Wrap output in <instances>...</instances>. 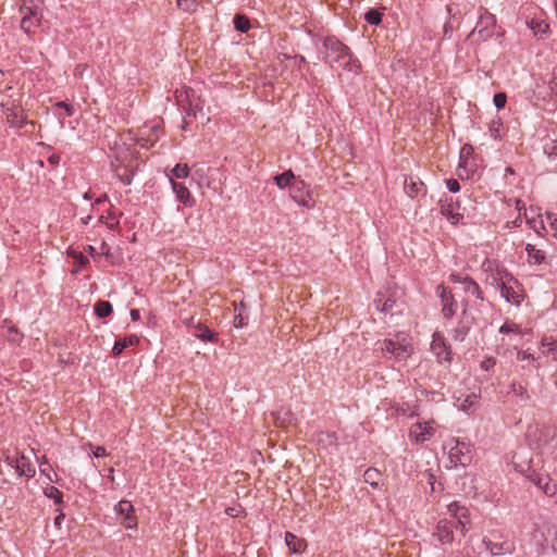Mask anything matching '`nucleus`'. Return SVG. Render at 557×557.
<instances>
[{
  "label": "nucleus",
  "instance_id": "nucleus-41",
  "mask_svg": "<svg viewBox=\"0 0 557 557\" xmlns=\"http://www.w3.org/2000/svg\"><path fill=\"white\" fill-rule=\"evenodd\" d=\"M544 152L548 157L557 158V140H552L544 146Z\"/></svg>",
  "mask_w": 557,
  "mask_h": 557
},
{
  "label": "nucleus",
  "instance_id": "nucleus-54",
  "mask_svg": "<svg viewBox=\"0 0 557 557\" xmlns=\"http://www.w3.org/2000/svg\"><path fill=\"white\" fill-rule=\"evenodd\" d=\"M541 434L544 436H552V438H554L556 435V431L552 428H545L541 431Z\"/></svg>",
  "mask_w": 557,
  "mask_h": 557
},
{
  "label": "nucleus",
  "instance_id": "nucleus-8",
  "mask_svg": "<svg viewBox=\"0 0 557 557\" xmlns=\"http://www.w3.org/2000/svg\"><path fill=\"white\" fill-rule=\"evenodd\" d=\"M511 281L517 283V281L513 280V277L508 273L500 277V283L498 284L500 295L506 299V301L519 305L521 301V296L511 286L508 285Z\"/></svg>",
  "mask_w": 557,
  "mask_h": 557
},
{
  "label": "nucleus",
  "instance_id": "nucleus-47",
  "mask_svg": "<svg viewBox=\"0 0 557 557\" xmlns=\"http://www.w3.org/2000/svg\"><path fill=\"white\" fill-rule=\"evenodd\" d=\"M55 107L63 108L65 110L67 116H72L74 114V107L72 104H69L64 101H59L55 103Z\"/></svg>",
  "mask_w": 557,
  "mask_h": 557
},
{
  "label": "nucleus",
  "instance_id": "nucleus-48",
  "mask_svg": "<svg viewBox=\"0 0 557 557\" xmlns=\"http://www.w3.org/2000/svg\"><path fill=\"white\" fill-rule=\"evenodd\" d=\"M89 446L91 448L92 455L96 458L103 457L107 455L106 448L103 446H92L91 444H89Z\"/></svg>",
  "mask_w": 557,
  "mask_h": 557
},
{
  "label": "nucleus",
  "instance_id": "nucleus-59",
  "mask_svg": "<svg viewBox=\"0 0 557 557\" xmlns=\"http://www.w3.org/2000/svg\"><path fill=\"white\" fill-rule=\"evenodd\" d=\"M426 478H428V483H429L430 485H434V484H436V480H435L434 474H432V473L428 472V473H426Z\"/></svg>",
  "mask_w": 557,
  "mask_h": 557
},
{
  "label": "nucleus",
  "instance_id": "nucleus-34",
  "mask_svg": "<svg viewBox=\"0 0 557 557\" xmlns=\"http://www.w3.org/2000/svg\"><path fill=\"white\" fill-rule=\"evenodd\" d=\"M172 174L175 178H186L189 174V168L187 164L177 163L173 168Z\"/></svg>",
  "mask_w": 557,
  "mask_h": 557
},
{
  "label": "nucleus",
  "instance_id": "nucleus-1",
  "mask_svg": "<svg viewBox=\"0 0 557 557\" xmlns=\"http://www.w3.org/2000/svg\"><path fill=\"white\" fill-rule=\"evenodd\" d=\"M324 60L331 66H334L335 63H341L343 61V67L348 71H356L355 67H358L352 62V53L350 49L344 45L342 41L334 37H326L322 44Z\"/></svg>",
  "mask_w": 557,
  "mask_h": 557
},
{
  "label": "nucleus",
  "instance_id": "nucleus-11",
  "mask_svg": "<svg viewBox=\"0 0 557 557\" xmlns=\"http://www.w3.org/2000/svg\"><path fill=\"white\" fill-rule=\"evenodd\" d=\"M454 528L455 525L453 521H448L446 519L440 520L434 535L437 536V540L442 544H450L454 541Z\"/></svg>",
  "mask_w": 557,
  "mask_h": 557
},
{
  "label": "nucleus",
  "instance_id": "nucleus-18",
  "mask_svg": "<svg viewBox=\"0 0 557 557\" xmlns=\"http://www.w3.org/2000/svg\"><path fill=\"white\" fill-rule=\"evenodd\" d=\"M432 348L437 355V358L443 359L445 361L451 360L450 348L446 345L443 338H434L432 343Z\"/></svg>",
  "mask_w": 557,
  "mask_h": 557
},
{
  "label": "nucleus",
  "instance_id": "nucleus-25",
  "mask_svg": "<svg viewBox=\"0 0 557 557\" xmlns=\"http://www.w3.org/2000/svg\"><path fill=\"white\" fill-rule=\"evenodd\" d=\"M295 175L292 170L284 171L281 174H276L274 176V182L277 185L278 188L283 189L285 187H288L293 181H295Z\"/></svg>",
  "mask_w": 557,
  "mask_h": 557
},
{
  "label": "nucleus",
  "instance_id": "nucleus-28",
  "mask_svg": "<svg viewBox=\"0 0 557 557\" xmlns=\"http://www.w3.org/2000/svg\"><path fill=\"white\" fill-rule=\"evenodd\" d=\"M234 27L237 32L247 33L250 27V20L245 14H236L233 20Z\"/></svg>",
  "mask_w": 557,
  "mask_h": 557
},
{
  "label": "nucleus",
  "instance_id": "nucleus-36",
  "mask_svg": "<svg viewBox=\"0 0 557 557\" xmlns=\"http://www.w3.org/2000/svg\"><path fill=\"white\" fill-rule=\"evenodd\" d=\"M485 22H486L485 26L482 27V28H479V26L483 25V23H484V20H481L479 22V24L476 25L475 29H474V32L476 30L479 36L484 38V39L490 36V33L487 30V25H488V23H492V24L494 23V17L493 16H488V17L485 18Z\"/></svg>",
  "mask_w": 557,
  "mask_h": 557
},
{
  "label": "nucleus",
  "instance_id": "nucleus-31",
  "mask_svg": "<svg viewBox=\"0 0 557 557\" xmlns=\"http://www.w3.org/2000/svg\"><path fill=\"white\" fill-rule=\"evenodd\" d=\"M5 114H7V120L12 127H22L23 126L24 119L20 113H17L13 109L9 108V109H7Z\"/></svg>",
  "mask_w": 557,
  "mask_h": 557
},
{
  "label": "nucleus",
  "instance_id": "nucleus-57",
  "mask_svg": "<svg viewBox=\"0 0 557 557\" xmlns=\"http://www.w3.org/2000/svg\"><path fill=\"white\" fill-rule=\"evenodd\" d=\"M65 518L64 513L63 512H60L55 518H54V524L60 528L61 527V523L63 521V519Z\"/></svg>",
  "mask_w": 557,
  "mask_h": 557
},
{
  "label": "nucleus",
  "instance_id": "nucleus-33",
  "mask_svg": "<svg viewBox=\"0 0 557 557\" xmlns=\"http://www.w3.org/2000/svg\"><path fill=\"white\" fill-rule=\"evenodd\" d=\"M200 0H177V7L185 12H195Z\"/></svg>",
  "mask_w": 557,
  "mask_h": 557
},
{
  "label": "nucleus",
  "instance_id": "nucleus-16",
  "mask_svg": "<svg viewBox=\"0 0 557 557\" xmlns=\"http://www.w3.org/2000/svg\"><path fill=\"white\" fill-rule=\"evenodd\" d=\"M170 182L172 185V189L176 195L177 200L185 206H188V205L190 206L191 197H190V193H189L188 188L184 184L175 182L173 178H170Z\"/></svg>",
  "mask_w": 557,
  "mask_h": 557
},
{
  "label": "nucleus",
  "instance_id": "nucleus-14",
  "mask_svg": "<svg viewBox=\"0 0 557 557\" xmlns=\"http://www.w3.org/2000/svg\"><path fill=\"white\" fill-rule=\"evenodd\" d=\"M191 335L205 343H214L218 339V334L200 321H197Z\"/></svg>",
  "mask_w": 557,
  "mask_h": 557
},
{
  "label": "nucleus",
  "instance_id": "nucleus-30",
  "mask_svg": "<svg viewBox=\"0 0 557 557\" xmlns=\"http://www.w3.org/2000/svg\"><path fill=\"white\" fill-rule=\"evenodd\" d=\"M363 17L367 23L376 26L382 23L383 13L377 9H370L364 13Z\"/></svg>",
  "mask_w": 557,
  "mask_h": 557
},
{
  "label": "nucleus",
  "instance_id": "nucleus-62",
  "mask_svg": "<svg viewBox=\"0 0 557 557\" xmlns=\"http://www.w3.org/2000/svg\"><path fill=\"white\" fill-rule=\"evenodd\" d=\"M454 522V525L455 528H459L461 529L462 531L465 530V524L462 523V521L460 520V518L458 519V521H453Z\"/></svg>",
  "mask_w": 557,
  "mask_h": 557
},
{
  "label": "nucleus",
  "instance_id": "nucleus-52",
  "mask_svg": "<svg viewBox=\"0 0 557 557\" xmlns=\"http://www.w3.org/2000/svg\"><path fill=\"white\" fill-rule=\"evenodd\" d=\"M384 301V293L383 292H379L376 294V297L374 299V305L376 307L377 310H380L382 312V304Z\"/></svg>",
  "mask_w": 557,
  "mask_h": 557
},
{
  "label": "nucleus",
  "instance_id": "nucleus-4",
  "mask_svg": "<svg viewBox=\"0 0 557 557\" xmlns=\"http://www.w3.org/2000/svg\"><path fill=\"white\" fill-rule=\"evenodd\" d=\"M116 515L121 518V523L126 529H132L136 525V518L134 516V506L129 500L122 499L115 505Z\"/></svg>",
  "mask_w": 557,
  "mask_h": 557
},
{
  "label": "nucleus",
  "instance_id": "nucleus-44",
  "mask_svg": "<svg viewBox=\"0 0 557 557\" xmlns=\"http://www.w3.org/2000/svg\"><path fill=\"white\" fill-rule=\"evenodd\" d=\"M71 256L73 257V259H75L79 267H85L88 263V258L84 256L82 252L73 251Z\"/></svg>",
  "mask_w": 557,
  "mask_h": 557
},
{
  "label": "nucleus",
  "instance_id": "nucleus-49",
  "mask_svg": "<svg viewBox=\"0 0 557 557\" xmlns=\"http://www.w3.org/2000/svg\"><path fill=\"white\" fill-rule=\"evenodd\" d=\"M499 332H500V333L519 332V326H518V325H516V324H508V323H504V324L500 326Z\"/></svg>",
  "mask_w": 557,
  "mask_h": 557
},
{
  "label": "nucleus",
  "instance_id": "nucleus-7",
  "mask_svg": "<svg viewBox=\"0 0 557 557\" xmlns=\"http://www.w3.org/2000/svg\"><path fill=\"white\" fill-rule=\"evenodd\" d=\"M185 98L188 102V111L187 116H194L196 119H206V114L203 112V104L199 97L196 96L195 90L193 88H187L185 90ZM210 119L207 117V121Z\"/></svg>",
  "mask_w": 557,
  "mask_h": 557
},
{
  "label": "nucleus",
  "instance_id": "nucleus-53",
  "mask_svg": "<svg viewBox=\"0 0 557 557\" xmlns=\"http://www.w3.org/2000/svg\"><path fill=\"white\" fill-rule=\"evenodd\" d=\"M547 219L550 220V226L554 231V236L557 237V216L548 215Z\"/></svg>",
  "mask_w": 557,
  "mask_h": 557
},
{
  "label": "nucleus",
  "instance_id": "nucleus-26",
  "mask_svg": "<svg viewBox=\"0 0 557 557\" xmlns=\"http://www.w3.org/2000/svg\"><path fill=\"white\" fill-rule=\"evenodd\" d=\"M535 36L543 37L548 33L549 26L545 21L532 18L527 23Z\"/></svg>",
  "mask_w": 557,
  "mask_h": 557
},
{
  "label": "nucleus",
  "instance_id": "nucleus-6",
  "mask_svg": "<svg viewBox=\"0 0 557 557\" xmlns=\"http://www.w3.org/2000/svg\"><path fill=\"white\" fill-rule=\"evenodd\" d=\"M437 294L442 301V313L444 318L451 319L457 309V302L455 301L451 292L443 285H440L437 286Z\"/></svg>",
  "mask_w": 557,
  "mask_h": 557
},
{
  "label": "nucleus",
  "instance_id": "nucleus-23",
  "mask_svg": "<svg viewBox=\"0 0 557 557\" xmlns=\"http://www.w3.org/2000/svg\"><path fill=\"white\" fill-rule=\"evenodd\" d=\"M94 310L98 318L103 319L113 312V306L108 300H98L94 305Z\"/></svg>",
  "mask_w": 557,
  "mask_h": 557
},
{
  "label": "nucleus",
  "instance_id": "nucleus-32",
  "mask_svg": "<svg viewBox=\"0 0 557 557\" xmlns=\"http://www.w3.org/2000/svg\"><path fill=\"white\" fill-rule=\"evenodd\" d=\"M509 393H512L516 396L520 397V399L523 401H527L530 399V395H529L527 388L523 387L521 384L511 383Z\"/></svg>",
  "mask_w": 557,
  "mask_h": 557
},
{
  "label": "nucleus",
  "instance_id": "nucleus-12",
  "mask_svg": "<svg viewBox=\"0 0 557 557\" xmlns=\"http://www.w3.org/2000/svg\"><path fill=\"white\" fill-rule=\"evenodd\" d=\"M0 332L8 338L10 343L13 344H20L24 337L23 333L17 329V326L8 319L2 322Z\"/></svg>",
  "mask_w": 557,
  "mask_h": 557
},
{
  "label": "nucleus",
  "instance_id": "nucleus-15",
  "mask_svg": "<svg viewBox=\"0 0 557 557\" xmlns=\"http://www.w3.org/2000/svg\"><path fill=\"white\" fill-rule=\"evenodd\" d=\"M285 543L293 554H301L305 552L307 547L306 541L304 539L296 536L292 532L285 533Z\"/></svg>",
  "mask_w": 557,
  "mask_h": 557
},
{
  "label": "nucleus",
  "instance_id": "nucleus-45",
  "mask_svg": "<svg viewBox=\"0 0 557 557\" xmlns=\"http://www.w3.org/2000/svg\"><path fill=\"white\" fill-rule=\"evenodd\" d=\"M396 346H397L396 342H394L392 339H386L384 342V347L382 349H383V351H385L387 354L395 355Z\"/></svg>",
  "mask_w": 557,
  "mask_h": 557
},
{
  "label": "nucleus",
  "instance_id": "nucleus-29",
  "mask_svg": "<svg viewBox=\"0 0 557 557\" xmlns=\"http://www.w3.org/2000/svg\"><path fill=\"white\" fill-rule=\"evenodd\" d=\"M245 305L242 302L239 308H235L236 314L234 318V326L237 329H242L247 325L248 317L245 315Z\"/></svg>",
  "mask_w": 557,
  "mask_h": 557
},
{
  "label": "nucleus",
  "instance_id": "nucleus-3",
  "mask_svg": "<svg viewBox=\"0 0 557 557\" xmlns=\"http://www.w3.org/2000/svg\"><path fill=\"white\" fill-rule=\"evenodd\" d=\"M288 187L293 200L304 207H310L311 196L309 185H307L302 180L295 178Z\"/></svg>",
  "mask_w": 557,
  "mask_h": 557
},
{
  "label": "nucleus",
  "instance_id": "nucleus-64",
  "mask_svg": "<svg viewBox=\"0 0 557 557\" xmlns=\"http://www.w3.org/2000/svg\"><path fill=\"white\" fill-rule=\"evenodd\" d=\"M108 200V196L106 194H103L102 196H100L97 200H96V203H101L102 201H107Z\"/></svg>",
  "mask_w": 557,
  "mask_h": 557
},
{
  "label": "nucleus",
  "instance_id": "nucleus-43",
  "mask_svg": "<svg viewBox=\"0 0 557 557\" xmlns=\"http://www.w3.org/2000/svg\"><path fill=\"white\" fill-rule=\"evenodd\" d=\"M446 186H447V189L454 194H456L460 190V184L456 178L446 180Z\"/></svg>",
  "mask_w": 557,
  "mask_h": 557
},
{
  "label": "nucleus",
  "instance_id": "nucleus-56",
  "mask_svg": "<svg viewBox=\"0 0 557 557\" xmlns=\"http://www.w3.org/2000/svg\"><path fill=\"white\" fill-rule=\"evenodd\" d=\"M129 314L133 321H138L140 319V312L138 309H132Z\"/></svg>",
  "mask_w": 557,
  "mask_h": 557
},
{
  "label": "nucleus",
  "instance_id": "nucleus-10",
  "mask_svg": "<svg viewBox=\"0 0 557 557\" xmlns=\"http://www.w3.org/2000/svg\"><path fill=\"white\" fill-rule=\"evenodd\" d=\"M527 479L530 482H532L545 495L554 494V487L549 483L548 475H543L541 473H537L535 470H531L530 468H528Z\"/></svg>",
  "mask_w": 557,
  "mask_h": 557
},
{
  "label": "nucleus",
  "instance_id": "nucleus-5",
  "mask_svg": "<svg viewBox=\"0 0 557 557\" xmlns=\"http://www.w3.org/2000/svg\"><path fill=\"white\" fill-rule=\"evenodd\" d=\"M440 202L442 214L445 215L453 224H457L463 219V214L459 212L460 202L457 199L455 200L453 197H446Z\"/></svg>",
  "mask_w": 557,
  "mask_h": 557
},
{
  "label": "nucleus",
  "instance_id": "nucleus-63",
  "mask_svg": "<svg viewBox=\"0 0 557 557\" xmlns=\"http://www.w3.org/2000/svg\"><path fill=\"white\" fill-rule=\"evenodd\" d=\"M490 131L492 132V135H493L495 138H498V137H499L498 128H496V127H494V126H491Z\"/></svg>",
  "mask_w": 557,
  "mask_h": 557
},
{
  "label": "nucleus",
  "instance_id": "nucleus-38",
  "mask_svg": "<svg viewBox=\"0 0 557 557\" xmlns=\"http://www.w3.org/2000/svg\"><path fill=\"white\" fill-rule=\"evenodd\" d=\"M410 354H411V347L406 346V345H400L397 343L395 355H394L397 359H400V360L406 359L407 357H409Z\"/></svg>",
  "mask_w": 557,
  "mask_h": 557
},
{
  "label": "nucleus",
  "instance_id": "nucleus-61",
  "mask_svg": "<svg viewBox=\"0 0 557 557\" xmlns=\"http://www.w3.org/2000/svg\"><path fill=\"white\" fill-rule=\"evenodd\" d=\"M197 321H195L194 318H190V319H187L186 320V324L193 330L195 331V325H196Z\"/></svg>",
  "mask_w": 557,
  "mask_h": 557
},
{
  "label": "nucleus",
  "instance_id": "nucleus-19",
  "mask_svg": "<svg viewBox=\"0 0 557 557\" xmlns=\"http://www.w3.org/2000/svg\"><path fill=\"white\" fill-rule=\"evenodd\" d=\"M138 342H139V339L136 335H129L124 338L117 339V341H115V343L113 345L112 354L114 356H119L123 352L124 349L136 345Z\"/></svg>",
  "mask_w": 557,
  "mask_h": 557
},
{
  "label": "nucleus",
  "instance_id": "nucleus-2",
  "mask_svg": "<svg viewBox=\"0 0 557 557\" xmlns=\"http://www.w3.org/2000/svg\"><path fill=\"white\" fill-rule=\"evenodd\" d=\"M451 443H455V445L450 447L448 453L450 463H453L455 468L458 466L461 468L470 466L473 459L472 446L455 438L451 440Z\"/></svg>",
  "mask_w": 557,
  "mask_h": 557
},
{
  "label": "nucleus",
  "instance_id": "nucleus-42",
  "mask_svg": "<svg viewBox=\"0 0 557 557\" xmlns=\"http://www.w3.org/2000/svg\"><path fill=\"white\" fill-rule=\"evenodd\" d=\"M469 329H470V327H469L468 325H466V324H465V325H461V326H459V327H457V329L455 330L454 338H455V339H459V341H463V339H465V337H466V335H467V334H468V332H469Z\"/></svg>",
  "mask_w": 557,
  "mask_h": 557
},
{
  "label": "nucleus",
  "instance_id": "nucleus-55",
  "mask_svg": "<svg viewBox=\"0 0 557 557\" xmlns=\"http://www.w3.org/2000/svg\"><path fill=\"white\" fill-rule=\"evenodd\" d=\"M449 277H450V281H451V282H454V283H461V284H462V278H463L465 276H461V275H460V274H458V273H453V274H450V276H449Z\"/></svg>",
  "mask_w": 557,
  "mask_h": 557
},
{
  "label": "nucleus",
  "instance_id": "nucleus-35",
  "mask_svg": "<svg viewBox=\"0 0 557 557\" xmlns=\"http://www.w3.org/2000/svg\"><path fill=\"white\" fill-rule=\"evenodd\" d=\"M380 476V472L375 469L366 470L363 478L364 481L374 487H377L379 483L375 481Z\"/></svg>",
  "mask_w": 557,
  "mask_h": 557
},
{
  "label": "nucleus",
  "instance_id": "nucleus-51",
  "mask_svg": "<svg viewBox=\"0 0 557 557\" xmlns=\"http://www.w3.org/2000/svg\"><path fill=\"white\" fill-rule=\"evenodd\" d=\"M517 359L521 361L529 360L530 362H534V357L531 354L521 350L517 352Z\"/></svg>",
  "mask_w": 557,
  "mask_h": 557
},
{
  "label": "nucleus",
  "instance_id": "nucleus-46",
  "mask_svg": "<svg viewBox=\"0 0 557 557\" xmlns=\"http://www.w3.org/2000/svg\"><path fill=\"white\" fill-rule=\"evenodd\" d=\"M496 364V359L494 357H486L482 362H481V368L485 371H488L490 369H492L494 366Z\"/></svg>",
  "mask_w": 557,
  "mask_h": 557
},
{
  "label": "nucleus",
  "instance_id": "nucleus-24",
  "mask_svg": "<svg viewBox=\"0 0 557 557\" xmlns=\"http://www.w3.org/2000/svg\"><path fill=\"white\" fill-rule=\"evenodd\" d=\"M462 285L463 289L467 293H470L471 295L475 296L478 299L483 300V294L475 281H473L470 276H465L462 278Z\"/></svg>",
  "mask_w": 557,
  "mask_h": 557
},
{
  "label": "nucleus",
  "instance_id": "nucleus-20",
  "mask_svg": "<svg viewBox=\"0 0 557 557\" xmlns=\"http://www.w3.org/2000/svg\"><path fill=\"white\" fill-rule=\"evenodd\" d=\"M456 490L465 494H471L475 492V486L473 485V476L469 473H465V475L460 476L459 480L456 481Z\"/></svg>",
  "mask_w": 557,
  "mask_h": 557
},
{
  "label": "nucleus",
  "instance_id": "nucleus-21",
  "mask_svg": "<svg viewBox=\"0 0 557 557\" xmlns=\"http://www.w3.org/2000/svg\"><path fill=\"white\" fill-rule=\"evenodd\" d=\"M21 12L25 13V15L23 16V18L21 21V28L24 29L26 33H29L30 26L33 25L32 16L36 17L38 14L37 8L23 5V7H21Z\"/></svg>",
  "mask_w": 557,
  "mask_h": 557
},
{
  "label": "nucleus",
  "instance_id": "nucleus-17",
  "mask_svg": "<svg viewBox=\"0 0 557 557\" xmlns=\"http://www.w3.org/2000/svg\"><path fill=\"white\" fill-rule=\"evenodd\" d=\"M483 544H484L486 550H488L492 554V556H494V557L505 555V554H511V549H510L508 543H506V542L494 543L491 540L484 539Z\"/></svg>",
  "mask_w": 557,
  "mask_h": 557
},
{
  "label": "nucleus",
  "instance_id": "nucleus-37",
  "mask_svg": "<svg viewBox=\"0 0 557 557\" xmlns=\"http://www.w3.org/2000/svg\"><path fill=\"white\" fill-rule=\"evenodd\" d=\"M46 496L49 498H53L55 504H62L63 503V495L62 493L54 486H50L46 488L45 492Z\"/></svg>",
  "mask_w": 557,
  "mask_h": 557
},
{
  "label": "nucleus",
  "instance_id": "nucleus-39",
  "mask_svg": "<svg viewBox=\"0 0 557 557\" xmlns=\"http://www.w3.org/2000/svg\"><path fill=\"white\" fill-rule=\"evenodd\" d=\"M448 509L458 518H465L467 516V509L465 507H460L457 503L450 504Z\"/></svg>",
  "mask_w": 557,
  "mask_h": 557
},
{
  "label": "nucleus",
  "instance_id": "nucleus-9",
  "mask_svg": "<svg viewBox=\"0 0 557 557\" xmlns=\"http://www.w3.org/2000/svg\"><path fill=\"white\" fill-rule=\"evenodd\" d=\"M7 461L10 466L14 467L15 470L17 471L18 475L21 476H27V478H32L35 475V468L34 466L30 463V461L28 460V458H26L25 456H20V457H16V458H10V457H7Z\"/></svg>",
  "mask_w": 557,
  "mask_h": 557
},
{
  "label": "nucleus",
  "instance_id": "nucleus-58",
  "mask_svg": "<svg viewBox=\"0 0 557 557\" xmlns=\"http://www.w3.org/2000/svg\"><path fill=\"white\" fill-rule=\"evenodd\" d=\"M119 176H120V178H121V181L123 182L124 185H131V183H132V175L127 174V175H124V176H122V175H119Z\"/></svg>",
  "mask_w": 557,
  "mask_h": 557
},
{
  "label": "nucleus",
  "instance_id": "nucleus-27",
  "mask_svg": "<svg viewBox=\"0 0 557 557\" xmlns=\"http://www.w3.org/2000/svg\"><path fill=\"white\" fill-rule=\"evenodd\" d=\"M397 294H398L397 290H391V289H387L384 293V301L382 304V312L383 313H387L388 311H391L393 309L394 306H396Z\"/></svg>",
  "mask_w": 557,
  "mask_h": 557
},
{
  "label": "nucleus",
  "instance_id": "nucleus-22",
  "mask_svg": "<svg viewBox=\"0 0 557 557\" xmlns=\"http://www.w3.org/2000/svg\"><path fill=\"white\" fill-rule=\"evenodd\" d=\"M525 251L528 253L529 262L541 264L545 260V253L541 249H536L534 245L527 244Z\"/></svg>",
  "mask_w": 557,
  "mask_h": 557
},
{
  "label": "nucleus",
  "instance_id": "nucleus-13",
  "mask_svg": "<svg viewBox=\"0 0 557 557\" xmlns=\"http://www.w3.org/2000/svg\"><path fill=\"white\" fill-rule=\"evenodd\" d=\"M404 189L406 194L414 198L417 197L421 191L425 194V185L424 183L419 178L414 176H405L404 178Z\"/></svg>",
  "mask_w": 557,
  "mask_h": 557
},
{
  "label": "nucleus",
  "instance_id": "nucleus-50",
  "mask_svg": "<svg viewBox=\"0 0 557 557\" xmlns=\"http://www.w3.org/2000/svg\"><path fill=\"white\" fill-rule=\"evenodd\" d=\"M549 88L555 95H557V65L554 69L553 79L549 82Z\"/></svg>",
  "mask_w": 557,
  "mask_h": 557
},
{
  "label": "nucleus",
  "instance_id": "nucleus-60",
  "mask_svg": "<svg viewBox=\"0 0 557 557\" xmlns=\"http://www.w3.org/2000/svg\"><path fill=\"white\" fill-rule=\"evenodd\" d=\"M60 161V157L58 154H52L49 157V162L51 164H58Z\"/></svg>",
  "mask_w": 557,
  "mask_h": 557
},
{
  "label": "nucleus",
  "instance_id": "nucleus-40",
  "mask_svg": "<svg viewBox=\"0 0 557 557\" xmlns=\"http://www.w3.org/2000/svg\"><path fill=\"white\" fill-rule=\"evenodd\" d=\"M495 107L499 110L506 106L507 96L505 92H496L493 98Z\"/></svg>",
  "mask_w": 557,
  "mask_h": 557
}]
</instances>
